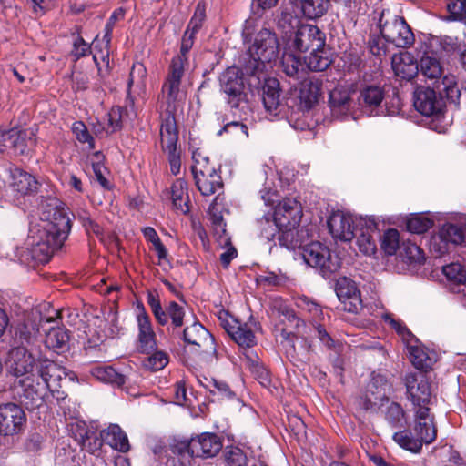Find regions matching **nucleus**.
Here are the masks:
<instances>
[{
    "mask_svg": "<svg viewBox=\"0 0 466 466\" xmlns=\"http://www.w3.org/2000/svg\"><path fill=\"white\" fill-rule=\"evenodd\" d=\"M220 89L226 96V102L231 109L243 110L248 106V94L241 71L231 66L219 76Z\"/></svg>",
    "mask_w": 466,
    "mask_h": 466,
    "instance_id": "7",
    "label": "nucleus"
},
{
    "mask_svg": "<svg viewBox=\"0 0 466 466\" xmlns=\"http://www.w3.org/2000/svg\"><path fill=\"white\" fill-rule=\"evenodd\" d=\"M172 458L167 461V465L175 466V458L179 461L180 466H186L187 462H190V459L195 457L191 453V439L183 441H174L169 446Z\"/></svg>",
    "mask_w": 466,
    "mask_h": 466,
    "instance_id": "39",
    "label": "nucleus"
},
{
    "mask_svg": "<svg viewBox=\"0 0 466 466\" xmlns=\"http://www.w3.org/2000/svg\"><path fill=\"white\" fill-rule=\"evenodd\" d=\"M278 241L288 249L299 248L304 242V230L298 229L297 227H283L278 235Z\"/></svg>",
    "mask_w": 466,
    "mask_h": 466,
    "instance_id": "40",
    "label": "nucleus"
},
{
    "mask_svg": "<svg viewBox=\"0 0 466 466\" xmlns=\"http://www.w3.org/2000/svg\"><path fill=\"white\" fill-rule=\"evenodd\" d=\"M147 69L141 63H136L131 67L127 81V104L133 109L135 102L139 97L143 102L146 100Z\"/></svg>",
    "mask_w": 466,
    "mask_h": 466,
    "instance_id": "20",
    "label": "nucleus"
},
{
    "mask_svg": "<svg viewBox=\"0 0 466 466\" xmlns=\"http://www.w3.org/2000/svg\"><path fill=\"white\" fill-rule=\"evenodd\" d=\"M380 31L382 37L389 43L397 47L408 48L415 41L414 34L410 25L403 17L397 15L385 16L381 15L380 18Z\"/></svg>",
    "mask_w": 466,
    "mask_h": 466,
    "instance_id": "8",
    "label": "nucleus"
},
{
    "mask_svg": "<svg viewBox=\"0 0 466 466\" xmlns=\"http://www.w3.org/2000/svg\"><path fill=\"white\" fill-rule=\"evenodd\" d=\"M329 52L324 47L310 51V54L305 57V64L311 71H324L331 64Z\"/></svg>",
    "mask_w": 466,
    "mask_h": 466,
    "instance_id": "42",
    "label": "nucleus"
},
{
    "mask_svg": "<svg viewBox=\"0 0 466 466\" xmlns=\"http://www.w3.org/2000/svg\"><path fill=\"white\" fill-rule=\"evenodd\" d=\"M147 301L151 311L161 326L170 324L172 331L179 333L180 328L184 325L185 309L176 301H170L163 309L158 294L155 291H147Z\"/></svg>",
    "mask_w": 466,
    "mask_h": 466,
    "instance_id": "9",
    "label": "nucleus"
},
{
    "mask_svg": "<svg viewBox=\"0 0 466 466\" xmlns=\"http://www.w3.org/2000/svg\"><path fill=\"white\" fill-rule=\"evenodd\" d=\"M185 343L193 346L195 351L205 361H212L216 358L215 340L209 331L199 322L187 326L182 333Z\"/></svg>",
    "mask_w": 466,
    "mask_h": 466,
    "instance_id": "11",
    "label": "nucleus"
},
{
    "mask_svg": "<svg viewBox=\"0 0 466 466\" xmlns=\"http://www.w3.org/2000/svg\"><path fill=\"white\" fill-rule=\"evenodd\" d=\"M257 227L260 236L268 241L274 240L278 237L280 228H283V227L279 226L276 218L271 215H266L258 219Z\"/></svg>",
    "mask_w": 466,
    "mask_h": 466,
    "instance_id": "44",
    "label": "nucleus"
},
{
    "mask_svg": "<svg viewBox=\"0 0 466 466\" xmlns=\"http://www.w3.org/2000/svg\"><path fill=\"white\" fill-rule=\"evenodd\" d=\"M143 234L145 238L152 243L159 260H166L167 258V250L161 242L157 231L151 227H147L143 229Z\"/></svg>",
    "mask_w": 466,
    "mask_h": 466,
    "instance_id": "56",
    "label": "nucleus"
},
{
    "mask_svg": "<svg viewBox=\"0 0 466 466\" xmlns=\"http://www.w3.org/2000/svg\"><path fill=\"white\" fill-rule=\"evenodd\" d=\"M391 64L395 75L401 79L410 81L418 75L419 64L410 53L394 56Z\"/></svg>",
    "mask_w": 466,
    "mask_h": 466,
    "instance_id": "31",
    "label": "nucleus"
},
{
    "mask_svg": "<svg viewBox=\"0 0 466 466\" xmlns=\"http://www.w3.org/2000/svg\"><path fill=\"white\" fill-rule=\"evenodd\" d=\"M408 350L410 360L416 369L424 370L430 367L431 360L419 343L411 344V346L408 348Z\"/></svg>",
    "mask_w": 466,
    "mask_h": 466,
    "instance_id": "54",
    "label": "nucleus"
},
{
    "mask_svg": "<svg viewBox=\"0 0 466 466\" xmlns=\"http://www.w3.org/2000/svg\"><path fill=\"white\" fill-rule=\"evenodd\" d=\"M37 377L56 400H64L66 394L62 390V381L70 375L66 369L49 360H40L36 365Z\"/></svg>",
    "mask_w": 466,
    "mask_h": 466,
    "instance_id": "12",
    "label": "nucleus"
},
{
    "mask_svg": "<svg viewBox=\"0 0 466 466\" xmlns=\"http://www.w3.org/2000/svg\"><path fill=\"white\" fill-rule=\"evenodd\" d=\"M69 335L64 328H52L46 335V346L55 352H64L68 349Z\"/></svg>",
    "mask_w": 466,
    "mask_h": 466,
    "instance_id": "38",
    "label": "nucleus"
},
{
    "mask_svg": "<svg viewBox=\"0 0 466 466\" xmlns=\"http://www.w3.org/2000/svg\"><path fill=\"white\" fill-rule=\"evenodd\" d=\"M403 256L410 264H422L425 260L422 249L414 243L403 245Z\"/></svg>",
    "mask_w": 466,
    "mask_h": 466,
    "instance_id": "62",
    "label": "nucleus"
},
{
    "mask_svg": "<svg viewBox=\"0 0 466 466\" xmlns=\"http://www.w3.org/2000/svg\"><path fill=\"white\" fill-rule=\"evenodd\" d=\"M72 132L80 143L88 144L90 149L95 148V140L87 127L82 121H76L72 125Z\"/></svg>",
    "mask_w": 466,
    "mask_h": 466,
    "instance_id": "59",
    "label": "nucleus"
},
{
    "mask_svg": "<svg viewBox=\"0 0 466 466\" xmlns=\"http://www.w3.org/2000/svg\"><path fill=\"white\" fill-rule=\"evenodd\" d=\"M3 135L5 138H2V143L6 145V147H12L20 155H24L27 149L26 143V133L25 132H16L14 130L4 131Z\"/></svg>",
    "mask_w": 466,
    "mask_h": 466,
    "instance_id": "47",
    "label": "nucleus"
},
{
    "mask_svg": "<svg viewBox=\"0 0 466 466\" xmlns=\"http://www.w3.org/2000/svg\"><path fill=\"white\" fill-rule=\"evenodd\" d=\"M222 447V439L216 433L203 432L191 437V453L197 458H213L218 454Z\"/></svg>",
    "mask_w": 466,
    "mask_h": 466,
    "instance_id": "21",
    "label": "nucleus"
},
{
    "mask_svg": "<svg viewBox=\"0 0 466 466\" xmlns=\"http://www.w3.org/2000/svg\"><path fill=\"white\" fill-rule=\"evenodd\" d=\"M393 391V384L389 375L381 370L373 371L364 396L361 398L360 405L365 410L376 412L389 402Z\"/></svg>",
    "mask_w": 466,
    "mask_h": 466,
    "instance_id": "5",
    "label": "nucleus"
},
{
    "mask_svg": "<svg viewBox=\"0 0 466 466\" xmlns=\"http://www.w3.org/2000/svg\"><path fill=\"white\" fill-rule=\"evenodd\" d=\"M170 198L173 208L182 214L189 213V195L187 191V183L182 179H176L170 187Z\"/></svg>",
    "mask_w": 466,
    "mask_h": 466,
    "instance_id": "33",
    "label": "nucleus"
},
{
    "mask_svg": "<svg viewBox=\"0 0 466 466\" xmlns=\"http://www.w3.org/2000/svg\"><path fill=\"white\" fill-rule=\"evenodd\" d=\"M328 228L333 238L343 241H350L356 236L352 218L339 210L330 215Z\"/></svg>",
    "mask_w": 466,
    "mask_h": 466,
    "instance_id": "26",
    "label": "nucleus"
},
{
    "mask_svg": "<svg viewBox=\"0 0 466 466\" xmlns=\"http://www.w3.org/2000/svg\"><path fill=\"white\" fill-rule=\"evenodd\" d=\"M305 262L316 268L324 278H329L340 268V258L326 245L320 242H311L302 248Z\"/></svg>",
    "mask_w": 466,
    "mask_h": 466,
    "instance_id": "6",
    "label": "nucleus"
},
{
    "mask_svg": "<svg viewBox=\"0 0 466 466\" xmlns=\"http://www.w3.org/2000/svg\"><path fill=\"white\" fill-rule=\"evenodd\" d=\"M37 362L29 349L23 347L11 348L6 360V373L19 380L27 376H35Z\"/></svg>",
    "mask_w": 466,
    "mask_h": 466,
    "instance_id": "15",
    "label": "nucleus"
},
{
    "mask_svg": "<svg viewBox=\"0 0 466 466\" xmlns=\"http://www.w3.org/2000/svg\"><path fill=\"white\" fill-rule=\"evenodd\" d=\"M92 374L100 381L118 387L126 383V376L116 371L112 366L96 367L93 369Z\"/></svg>",
    "mask_w": 466,
    "mask_h": 466,
    "instance_id": "43",
    "label": "nucleus"
},
{
    "mask_svg": "<svg viewBox=\"0 0 466 466\" xmlns=\"http://www.w3.org/2000/svg\"><path fill=\"white\" fill-rule=\"evenodd\" d=\"M385 97V90L381 86L368 85L360 90L358 103L361 110L369 115H379Z\"/></svg>",
    "mask_w": 466,
    "mask_h": 466,
    "instance_id": "23",
    "label": "nucleus"
},
{
    "mask_svg": "<svg viewBox=\"0 0 466 466\" xmlns=\"http://www.w3.org/2000/svg\"><path fill=\"white\" fill-rule=\"evenodd\" d=\"M439 238L445 243L461 244L465 239V233L461 227L454 224H446L440 231Z\"/></svg>",
    "mask_w": 466,
    "mask_h": 466,
    "instance_id": "48",
    "label": "nucleus"
},
{
    "mask_svg": "<svg viewBox=\"0 0 466 466\" xmlns=\"http://www.w3.org/2000/svg\"><path fill=\"white\" fill-rule=\"evenodd\" d=\"M262 102L265 109L271 115L278 116L285 110L286 105L281 98L279 82L277 78L265 79L262 86Z\"/></svg>",
    "mask_w": 466,
    "mask_h": 466,
    "instance_id": "24",
    "label": "nucleus"
},
{
    "mask_svg": "<svg viewBox=\"0 0 466 466\" xmlns=\"http://www.w3.org/2000/svg\"><path fill=\"white\" fill-rule=\"evenodd\" d=\"M336 294L342 302L350 301V305L357 309L360 303V294L353 280L349 278H339L336 282Z\"/></svg>",
    "mask_w": 466,
    "mask_h": 466,
    "instance_id": "36",
    "label": "nucleus"
},
{
    "mask_svg": "<svg viewBox=\"0 0 466 466\" xmlns=\"http://www.w3.org/2000/svg\"><path fill=\"white\" fill-rule=\"evenodd\" d=\"M225 461L228 466H247V454L238 447H229L225 452Z\"/></svg>",
    "mask_w": 466,
    "mask_h": 466,
    "instance_id": "58",
    "label": "nucleus"
},
{
    "mask_svg": "<svg viewBox=\"0 0 466 466\" xmlns=\"http://www.w3.org/2000/svg\"><path fill=\"white\" fill-rule=\"evenodd\" d=\"M447 9L451 20L466 23V0H450Z\"/></svg>",
    "mask_w": 466,
    "mask_h": 466,
    "instance_id": "64",
    "label": "nucleus"
},
{
    "mask_svg": "<svg viewBox=\"0 0 466 466\" xmlns=\"http://www.w3.org/2000/svg\"><path fill=\"white\" fill-rule=\"evenodd\" d=\"M43 321L39 310H32L22 320H19L11 330L12 348L23 347L29 349L37 341L40 325Z\"/></svg>",
    "mask_w": 466,
    "mask_h": 466,
    "instance_id": "10",
    "label": "nucleus"
},
{
    "mask_svg": "<svg viewBox=\"0 0 466 466\" xmlns=\"http://www.w3.org/2000/svg\"><path fill=\"white\" fill-rule=\"evenodd\" d=\"M101 438L116 451L125 453L130 450L128 438L117 424H111L107 429L103 430Z\"/></svg>",
    "mask_w": 466,
    "mask_h": 466,
    "instance_id": "34",
    "label": "nucleus"
},
{
    "mask_svg": "<svg viewBox=\"0 0 466 466\" xmlns=\"http://www.w3.org/2000/svg\"><path fill=\"white\" fill-rule=\"evenodd\" d=\"M92 53V46L86 43L84 38L77 34L72 44L71 56L75 57V60H78L85 57Z\"/></svg>",
    "mask_w": 466,
    "mask_h": 466,
    "instance_id": "63",
    "label": "nucleus"
},
{
    "mask_svg": "<svg viewBox=\"0 0 466 466\" xmlns=\"http://www.w3.org/2000/svg\"><path fill=\"white\" fill-rule=\"evenodd\" d=\"M442 272L450 281L455 284H463L466 282V268L459 262H453L444 266Z\"/></svg>",
    "mask_w": 466,
    "mask_h": 466,
    "instance_id": "55",
    "label": "nucleus"
},
{
    "mask_svg": "<svg viewBox=\"0 0 466 466\" xmlns=\"http://www.w3.org/2000/svg\"><path fill=\"white\" fill-rule=\"evenodd\" d=\"M273 216L280 227H297L302 216L301 205L296 199L285 198L277 206Z\"/></svg>",
    "mask_w": 466,
    "mask_h": 466,
    "instance_id": "27",
    "label": "nucleus"
},
{
    "mask_svg": "<svg viewBox=\"0 0 466 466\" xmlns=\"http://www.w3.org/2000/svg\"><path fill=\"white\" fill-rule=\"evenodd\" d=\"M442 83L444 85L443 91L445 92L447 100L454 105H458L461 97V90L454 80V76H444Z\"/></svg>",
    "mask_w": 466,
    "mask_h": 466,
    "instance_id": "61",
    "label": "nucleus"
},
{
    "mask_svg": "<svg viewBox=\"0 0 466 466\" xmlns=\"http://www.w3.org/2000/svg\"><path fill=\"white\" fill-rule=\"evenodd\" d=\"M421 73L429 79H437L442 74L440 61L432 56H423L419 65Z\"/></svg>",
    "mask_w": 466,
    "mask_h": 466,
    "instance_id": "51",
    "label": "nucleus"
},
{
    "mask_svg": "<svg viewBox=\"0 0 466 466\" xmlns=\"http://www.w3.org/2000/svg\"><path fill=\"white\" fill-rule=\"evenodd\" d=\"M180 63H170L167 73L158 95V108L161 113L176 114L177 104L184 98L181 89L182 77L187 68Z\"/></svg>",
    "mask_w": 466,
    "mask_h": 466,
    "instance_id": "4",
    "label": "nucleus"
},
{
    "mask_svg": "<svg viewBox=\"0 0 466 466\" xmlns=\"http://www.w3.org/2000/svg\"><path fill=\"white\" fill-rule=\"evenodd\" d=\"M282 71L286 76L293 79H299L303 71V65L297 56L291 53H285L281 58Z\"/></svg>",
    "mask_w": 466,
    "mask_h": 466,
    "instance_id": "46",
    "label": "nucleus"
},
{
    "mask_svg": "<svg viewBox=\"0 0 466 466\" xmlns=\"http://www.w3.org/2000/svg\"><path fill=\"white\" fill-rule=\"evenodd\" d=\"M160 145L166 153L178 151V130L176 114L161 113Z\"/></svg>",
    "mask_w": 466,
    "mask_h": 466,
    "instance_id": "28",
    "label": "nucleus"
},
{
    "mask_svg": "<svg viewBox=\"0 0 466 466\" xmlns=\"http://www.w3.org/2000/svg\"><path fill=\"white\" fill-rule=\"evenodd\" d=\"M27 422L25 412L14 402L0 405V435L15 436L24 431Z\"/></svg>",
    "mask_w": 466,
    "mask_h": 466,
    "instance_id": "14",
    "label": "nucleus"
},
{
    "mask_svg": "<svg viewBox=\"0 0 466 466\" xmlns=\"http://www.w3.org/2000/svg\"><path fill=\"white\" fill-rule=\"evenodd\" d=\"M381 249L387 255H394L400 248V233L395 228H390L381 237Z\"/></svg>",
    "mask_w": 466,
    "mask_h": 466,
    "instance_id": "53",
    "label": "nucleus"
},
{
    "mask_svg": "<svg viewBox=\"0 0 466 466\" xmlns=\"http://www.w3.org/2000/svg\"><path fill=\"white\" fill-rule=\"evenodd\" d=\"M429 404L423 405H415L418 407V410L415 414V425L420 424L421 432H423V429L426 428V432L432 431L434 433V441L437 437V428L434 424L433 418L430 417V409L428 408Z\"/></svg>",
    "mask_w": 466,
    "mask_h": 466,
    "instance_id": "49",
    "label": "nucleus"
},
{
    "mask_svg": "<svg viewBox=\"0 0 466 466\" xmlns=\"http://www.w3.org/2000/svg\"><path fill=\"white\" fill-rule=\"evenodd\" d=\"M206 380L207 384H205V387L212 395H217L218 398H230L233 396V392L226 382L216 379H206Z\"/></svg>",
    "mask_w": 466,
    "mask_h": 466,
    "instance_id": "60",
    "label": "nucleus"
},
{
    "mask_svg": "<svg viewBox=\"0 0 466 466\" xmlns=\"http://www.w3.org/2000/svg\"><path fill=\"white\" fill-rule=\"evenodd\" d=\"M77 441L83 449H86L91 453L98 451L102 447L103 442H105L101 438V433L97 436L95 431H88L86 427H81L79 429Z\"/></svg>",
    "mask_w": 466,
    "mask_h": 466,
    "instance_id": "45",
    "label": "nucleus"
},
{
    "mask_svg": "<svg viewBox=\"0 0 466 466\" xmlns=\"http://www.w3.org/2000/svg\"><path fill=\"white\" fill-rule=\"evenodd\" d=\"M360 233L357 236V244L360 250L368 256L375 254L377 250L374 234H377L378 225L375 218L360 219Z\"/></svg>",
    "mask_w": 466,
    "mask_h": 466,
    "instance_id": "30",
    "label": "nucleus"
},
{
    "mask_svg": "<svg viewBox=\"0 0 466 466\" xmlns=\"http://www.w3.org/2000/svg\"><path fill=\"white\" fill-rule=\"evenodd\" d=\"M142 361V366L150 371H157L165 368L168 363V356L162 350H155Z\"/></svg>",
    "mask_w": 466,
    "mask_h": 466,
    "instance_id": "50",
    "label": "nucleus"
},
{
    "mask_svg": "<svg viewBox=\"0 0 466 466\" xmlns=\"http://www.w3.org/2000/svg\"><path fill=\"white\" fill-rule=\"evenodd\" d=\"M279 51L278 37L269 29L262 28L255 36L253 45L248 48L252 60L249 61L251 75L266 70V65L276 60Z\"/></svg>",
    "mask_w": 466,
    "mask_h": 466,
    "instance_id": "2",
    "label": "nucleus"
},
{
    "mask_svg": "<svg viewBox=\"0 0 466 466\" xmlns=\"http://www.w3.org/2000/svg\"><path fill=\"white\" fill-rule=\"evenodd\" d=\"M323 80L317 76H309L301 82L299 99L304 108L311 109L322 96Z\"/></svg>",
    "mask_w": 466,
    "mask_h": 466,
    "instance_id": "29",
    "label": "nucleus"
},
{
    "mask_svg": "<svg viewBox=\"0 0 466 466\" xmlns=\"http://www.w3.org/2000/svg\"><path fill=\"white\" fill-rule=\"evenodd\" d=\"M325 41V34L317 25L305 24L298 27L293 46L299 52H308L324 47Z\"/></svg>",
    "mask_w": 466,
    "mask_h": 466,
    "instance_id": "18",
    "label": "nucleus"
},
{
    "mask_svg": "<svg viewBox=\"0 0 466 466\" xmlns=\"http://www.w3.org/2000/svg\"><path fill=\"white\" fill-rule=\"evenodd\" d=\"M11 187L20 195H30L36 191L38 182L34 176L15 167L11 170Z\"/></svg>",
    "mask_w": 466,
    "mask_h": 466,
    "instance_id": "32",
    "label": "nucleus"
},
{
    "mask_svg": "<svg viewBox=\"0 0 466 466\" xmlns=\"http://www.w3.org/2000/svg\"><path fill=\"white\" fill-rule=\"evenodd\" d=\"M139 312L137 316L138 333L137 337V350L143 354H150L157 350V336L149 315L143 304L137 306Z\"/></svg>",
    "mask_w": 466,
    "mask_h": 466,
    "instance_id": "17",
    "label": "nucleus"
},
{
    "mask_svg": "<svg viewBox=\"0 0 466 466\" xmlns=\"http://www.w3.org/2000/svg\"><path fill=\"white\" fill-rule=\"evenodd\" d=\"M403 382L407 398L413 405L430 404L431 399V384L424 373H408L405 375Z\"/></svg>",
    "mask_w": 466,
    "mask_h": 466,
    "instance_id": "16",
    "label": "nucleus"
},
{
    "mask_svg": "<svg viewBox=\"0 0 466 466\" xmlns=\"http://www.w3.org/2000/svg\"><path fill=\"white\" fill-rule=\"evenodd\" d=\"M300 3L301 11L308 19L322 17L330 6V0H297Z\"/></svg>",
    "mask_w": 466,
    "mask_h": 466,
    "instance_id": "41",
    "label": "nucleus"
},
{
    "mask_svg": "<svg viewBox=\"0 0 466 466\" xmlns=\"http://www.w3.org/2000/svg\"><path fill=\"white\" fill-rule=\"evenodd\" d=\"M404 416L405 412L402 407L397 402H391L385 413V419L392 428L402 427Z\"/></svg>",
    "mask_w": 466,
    "mask_h": 466,
    "instance_id": "57",
    "label": "nucleus"
},
{
    "mask_svg": "<svg viewBox=\"0 0 466 466\" xmlns=\"http://www.w3.org/2000/svg\"><path fill=\"white\" fill-rule=\"evenodd\" d=\"M195 184L203 196H211L222 189L223 181L220 174L214 167L203 166L198 163L192 167Z\"/></svg>",
    "mask_w": 466,
    "mask_h": 466,
    "instance_id": "19",
    "label": "nucleus"
},
{
    "mask_svg": "<svg viewBox=\"0 0 466 466\" xmlns=\"http://www.w3.org/2000/svg\"><path fill=\"white\" fill-rule=\"evenodd\" d=\"M217 198H216L212 204L209 206L208 214L214 230V235L217 238V241L219 244L227 245L230 243V237L227 233L226 222L223 218V216L216 207L215 201L217 200Z\"/></svg>",
    "mask_w": 466,
    "mask_h": 466,
    "instance_id": "37",
    "label": "nucleus"
},
{
    "mask_svg": "<svg viewBox=\"0 0 466 466\" xmlns=\"http://www.w3.org/2000/svg\"><path fill=\"white\" fill-rule=\"evenodd\" d=\"M329 104L336 115L346 114L351 107L350 91L348 87L338 86L329 92Z\"/></svg>",
    "mask_w": 466,
    "mask_h": 466,
    "instance_id": "35",
    "label": "nucleus"
},
{
    "mask_svg": "<svg viewBox=\"0 0 466 466\" xmlns=\"http://www.w3.org/2000/svg\"><path fill=\"white\" fill-rule=\"evenodd\" d=\"M433 226V221L423 214H415L407 220V229L415 234H422Z\"/></svg>",
    "mask_w": 466,
    "mask_h": 466,
    "instance_id": "52",
    "label": "nucleus"
},
{
    "mask_svg": "<svg viewBox=\"0 0 466 466\" xmlns=\"http://www.w3.org/2000/svg\"><path fill=\"white\" fill-rule=\"evenodd\" d=\"M222 326L231 339L241 348H251L256 345V336L249 323H241L235 319L222 321Z\"/></svg>",
    "mask_w": 466,
    "mask_h": 466,
    "instance_id": "25",
    "label": "nucleus"
},
{
    "mask_svg": "<svg viewBox=\"0 0 466 466\" xmlns=\"http://www.w3.org/2000/svg\"><path fill=\"white\" fill-rule=\"evenodd\" d=\"M393 441L401 448L411 452H420L423 443L430 444L434 441L433 431L428 433L421 432L420 424L414 427V437L409 431H400L395 432L392 436Z\"/></svg>",
    "mask_w": 466,
    "mask_h": 466,
    "instance_id": "22",
    "label": "nucleus"
},
{
    "mask_svg": "<svg viewBox=\"0 0 466 466\" xmlns=\"http://www.w3.org/2000/svg\"><path fill=\"white\" fill-rule=\"evenodd\" d=\"M10 390L16 404L28 411H35L46 405L48 391L35 376L15 380L11 384Z\"/></svg>",
    "mask_w": 466,
    "mask_h": 466,
    "instance_id": "3",
    "label": "nucleus"
},
{
    "mask_svg": "<svg viewBox=\"0 0 466 466\" xmlns=\"http://www.w3.org/2000/svg\"><path fill=\"white\" fill-rule=\"evenodd\" d=\"M413 105L418 112L426 116L440 119L444 112L445 102L440 93L429 86H417L413 95Z\"/></svg>",
    "mask_w": 466,
    "mask_h": 466,
    "instance_id": "13",
    "label": "nucleus"
},
{
    "mask_svg": "<svg viewBox=\"0 0 466 466\" xmlns=\"http://www.w3.org/2000/svg\"><path fill=\"white\" fill-rule=\"evenodd\" d=\"M40 218L41 223L35 231L31 230L30 245L33 259L45 264L62 248L71 230V223L66 208L56 200L42 207Z\"/></svg>",
    "mask_w": 466,
    "mask_h": 466,
    "instance_id": "1",
    "label": "nucleus"
}]
</instances>
